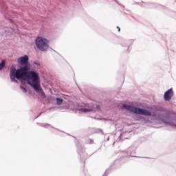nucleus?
I'll return each instance as SVG.
<instances>
[{
  "instance_id": "nucleus-13",
  "label": "nucleus",
  "mask_w": 176,
  "mask_h": 176,
  "mask_svg": "<svg viewBox=\"0 0 176 176\" xmlns=\"http://www.w3.org/2000/svg\"><path fill=\"white\" fill-rule=\"evenodd\" d=\"M173 126H176V124H173Z\"/></svg>"
},
{
  "instance_id": "nucleus-12",
  "label": "nucleus",
  "mask_w": 176,
  "mask_h": 176,
  "mask_svg": "<svg viewBox=\"0 0 176 176\" xmlns=\"http://www.w3.org/2000/svg\"><path fill=\"white\" fill-rule=\"evenodd\" d=\"M96 109H100V106H97Z\"/></svg>"
},
{
  "instance_id": "nucleus-11",
  "label": "nucleus",
  "mask_w": 176,
  "mask_h": 176,
  "mask_svg": "<svg viewBox=\"0 0 176 176\" xmlns=\"http://www.w3.org/2000/svg\"><path fill=\"white\" fill-rule=\"evenodd\" d=\"M117 28L118 30V32H120V28H119V26H117Z\"/></svg>"
},
{
  "instance_id": "nucleus-7",
  "label": "nucleus",
  "mask_w": 176,
  "mask_h": 176,
  "mask_svg": "<svg viewBox=\"0 0 176 176\" xmlns=\"http://www.w3.org/2000/svg\"><path fill=\"white\" fill-rule=\"evenodd\" d=\"M56 105H61V104H63V102L64 101V100L60 98H56Z\"/></svg>"
},
{
  "instance_id": "nucleus-9",
  "label": "nucleus",
  "mask_w": 176,
  "mask_h": 176,
  "mask_svg": "<svg viewBox=\"0 0 176 176\" xmlns=\"http://www.w3.org/2000/svg\"><path fill=\"white\" fill-rule=\"evenodd\" d=\"M5 63H6L5 60H3L0 63V71H1V69H3V68L5 67Z\"/></svg>"
},
{
  "instance_id": "nucleus-4",
  "label": "nucleus",
  "mask_w": 176,
  "mask_h": 176,
  "mask_svg": "<svg viewBox=\"0 0 176 176\" xmlns=\"http://www.w3.org/2000/svg\"><path fill=\"white\" fill-rule=\"evenodd\" d=\"M123 108H125V109H127L133 113H137L138 115H144V116H151V115H152L151 111L146 109H140L127 104H124Z\"/></svg>"
},
{
  "instance_id": "nucleus-1",
  "label": "nucleus",
  "mask_w": 176,
  "mask_h": 176,
  "mask_svg": "<svg viewBox=\"0 0 176 176\" xmlns=\"http://www.w3.org/2000/svg\"><path fill=\"white\" fill-rule=\"evenodd\" d=\"M25 78L28 85H30L36 93L41 91L42 96H45V92L42 91V88H41V85H39L41 81L39 80V75H38L36 72L34 71L27 72V74L25 76L24 79H25Z\"/></svg>"
},
{
  "instance_id": "nucleus-10",
  "label": "nucleus",
  "mask_w": 176,
  "mask_h": 176,
  "mask_svg": "<svg viewBox=\"0 0 176 176\" xmlns=\"http://www.w3.org/2000/svg\"><path fill=\"white\" fill-rule=\"evenodd\" d=\"M20 87L21 90H23V93H27V89L24 87L21 86Z\"/></svg>"
},
{
  "instance_id": "nucleus-6",
  "label": "nucleus",
  "mask_w": 176,
  "mask_h": 176,
  "mask_svg": "<svg viewBox=\"0 0 176 176\" xmlns=\"http://www.w3.org/2000/svg\"><path fill=\"white\" fill-rule=\"evenodd\" d=\"M174 96V92L173 91V88H170L166 91L164 95V98L165 101H170L171 98Z\"/></svg>"
},
{
  "instance_id": "nucleus-2",
  "label": "nucleus",
  "mask_w": 176,
  "mask_h": 176,
  "mask_svg": "<svg viewBox=\"0 0 176 176\" xmlns=\"http://www.w3.org/2000/svg\"><path fill=\"white\" fill-rule=\"evenodd\" d=\"M23 69H25V67L23 69H18L16 70V67L12 65L10 67V76L12 82H18L16 79H25L24 77L27 75L25 72H23Z\"/></svg>"
},
{
  "instance_id": "nucleus-8",
  "label": "nucleus",
  "mask_w": 176,
  "mask_h": 176,
  "mask_svg": "<svg viewBox=\"0 0 176 176\" xmlns=\"http://www.w3.org/2000/svg\"><path fill=\"white\" fill-rule=\"evenodd\" d=\"M80 111L82 112H91V111H93V109L90 108V109H86V108H83V109H81Z\"/></svg>"
},
{
  "instance_id": "nucleus-3",
  "label": "nucleus",
  "mask_w": 176,
  "mask_h": 176,
  "mask_svg": "<svg viewBox=\"0 0 176 176\" xmlns=\"http://www.w3.org/2000/svg\"><path fill=\"white\" fill-rule=\"evenodd\" d=\"M37 49L41 52H46L49 49V41L45 37L38 36L35 40Z\"/></svg>"
},
{
  "instance_id": "nucleus-5",
  "label": "nucleus",
  "mask_w": 176,
  "mask_h": 176,
  "mask_svg": "<svg viewBox=\"0 0 176 176\" xmlns=\"http://www.w3.org/2000/svg\"><path fill=\"white\" fill-rule=\"evenodd\" d=\"M30 58L28 56L25 55L24 56H21L18 59V63L20 65H23V67H21L19 69H23L22 72H24L27 75V72L31 69V65L28 63Z\"/></svg>"
}]
</instances>
